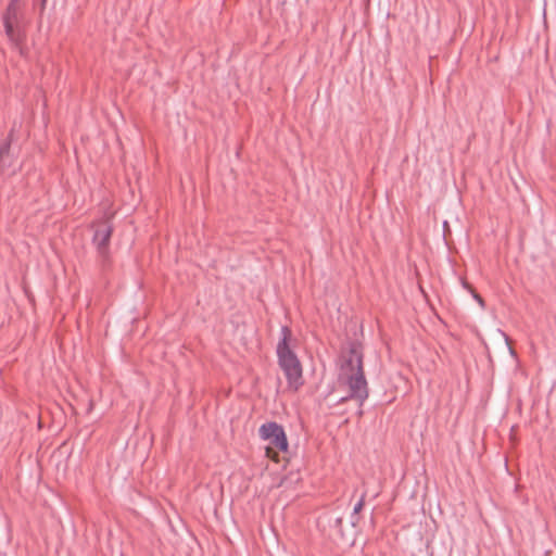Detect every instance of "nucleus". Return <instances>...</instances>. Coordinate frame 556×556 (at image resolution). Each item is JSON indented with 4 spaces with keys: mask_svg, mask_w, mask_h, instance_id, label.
I'll use <instances>...</instances> for the list:
<instances>
[{
    "mask_svg": "<svg viewBox=\"0 0 556 556\" xmlns=\"http://www.w3.org/2000/svg\"><path fill=\"white\" fill-rule=\"evenodd\" d=\"M339 382L348 386L349 395L338 403L356 400L362 406L368 399V384L363 368V353L357 343H351L346 353L341 356Z\"/></svg>",
    "mask_w": 556,
    "mask_h": 556,
    "instance_id": "1",
    "label": "nucleus"
},
{
    "mask_svg": "<svg viewBox=\"0 0 556 556\" xmlns=\"http://www.w3.org/2000/svg\"><path fill=\"white\" fill-rule=\"evenodd\" d=\"M281 338L277 344L278 364L283 371L290 389L298 391L303 384L302 366L296 354L289 345L291 331L287 326L280 329Z\"/></svg>",
    "mask_w": 556,
    "mask_h": 556,
    "instance_id": "2",
    "label": "nucleus"
},
{
    "mask_svg": "<svg viewBox=\"0 0 556 556\" xmlns=\"http://www.w3.org/2000/svg\"><path fill=\"white\" fill-rule=\"evenodd\" d=\"M4 33L22 55L25 54L23 43L29 20L20 0H11L2 15Z\"/></svg>",
    "mask_w": 556,
    "mask_h": 556,
    "instance_id": "3",
    "label": "nucleus"
},
{
    "mask_svg": "<svg viewBox=\"0 0 556 556\" xmlns=\"http://www.w3.org/2000/svg\"><path fill=\"white\" fill-rule=\"evenodd\" d=\"M260 437L280 451H287L288 441L283 428L277 422H266L260 427Z\"/></svg>",
    "mask_w": 556,
    "mask_h": 556,
    "instance_id": "4",
    "label": "nucleus"
},
{
    "mask_svg": "<svg viewBox=\"0 0 556 556\" xmlns=\"http://www.w3.org/2000/svg\"><path fill=\"white\" fill-rule=\"evenodd\" d=\"M13 129L10 131L8 138L0 143V174L4 173L9 168H13L15 172L16 156L11 150V142L13 141Z\"/></svg>",
    "mask_w": 556,
    "mask_h": 556,
    "instance_id": "5",
    "label": "nucleus"
},
{
    "mask_svg": "<svg viewBox=\"0 0 556 556\" xmlns=\"http://www.w3.org/2000/svg\"><path fill=\"white\" fill-rule=\"evenodd\" d=\"M112 226H110L109 224H102L94 230L92 241L97 245L99 253L102 254L103 256L108 252V247L112 236Z\"/></svg>",
    "mask_w": 556,
    "mask_h": 556,
    "instance_id": "6",
    "label": "nucleus"
},
{
    "mask_svg": "<svg viewBox=\"0 0 556 556\" xmlns=\"http://www.w3.org/2000/svg\"><path fill=\"white\" fill-rule=\"evenodd\" d=\"M462 285H463V287H464L465 289H467L468 291H470V292L472 293L473 299L478 302V304H479L481 307H483V306H484V301H483V299H482L479 294L475 293V292H473V290L471 289V287H470L466 281H462Z\"/></svg>",
    "mask_w": 556,
    "mask_h": 556,
    "instance_id": "7",
    "label": "nucleus"
},
{
    "mask_svg": "<svg viewBox=\"0 0 556 556\" xmlns=\"http://www.w3.org/2000/svg\"><path fill=\"white\" fill-rule=\"evenodd\" d=\"M364 502H365V494H363L359 498V501L355 504L354 508H353V517L357 516L358 513L363 509L364 507Z\"/></svg>",
    "mask_w": 556,
    "mask_h": 556,
    "instance_id": "8",
    "label": "nucleus"
},
{
    "mask_svg": "<svg viewBox=\"0 0 556 556\" xmlns=\"http://www.w3.org/2000/svg\"><path fill=\"white\" fill-rule=\"evenodd\" d=\"M342 525V517H337L333 521V527L340 529Z\"/></svg>",
    "mask_w": 556,
    "mask_h": 556,
    "instance_id": "9",
    "label": "nucleus"
},
{
    "mask_svg": "<svg viewBox=\"0 0 556 556\" xmlns=\"http://www.w3.org/2000/svg\"><path fill=\"white\" fill-rule=\"evenodd\" d=\"M358 520H359L358 515H357V516H355V517H353V513H352V514H351V525H352L353 527H356V526H357V523H358Z\"/></svg>",
    "mask_w": 556,
    "mask_h": 556,
    "instance_id": "10",
    "label": "nucleus"
}]
</instances>
